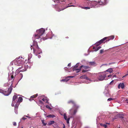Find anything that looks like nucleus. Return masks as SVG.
Returning <instances> with one entry per match:
<instances>
[{
	"instance_id": "47",
	"label": "nucleus",
	"mask_w": 128,
	"mask_h": 128,
	"mask_svg": "<svg viewBox=\"0 0 128 128\" xmlns=\"http://www.w3.org/2000/svg\"><path fill=\"white\" fill-rule=\"evenodd\" d=\"M68 66H71V63H70L68 64Z\"/></svg>"
},
{
	"instance_id": "37",
	"label": "nucleus",
	"mask_w": 128,
	"mask_h": 128,
	"mask_svg": "<svg viewBox=\"0 0 128 128\" xmlns=\"http://www.w3.org/2000/svg\"><path fill=\"white\" fill-rule=\"evenodd\" d=\"M91 1H88L86 2V3L89 6H90V3Z\"/></svg>"
},
{
	"instance_id": "36",
	"label": "nucleus",
	"mask_w": 128,
	"mask_h": 128,
	"mask_svg": "<svg viewBox=\"0 0 128 128\" xmlns=\"http://www.w3.org/2000/svg\"><path fill=\"white\" fill-rule=\"evenodd\" d=\"M42 100L43 101H44L46 102H47L48 101L46 99H45V98H43L42 99Z\"/></svg>"
},
{
	"instance_id": "53",
	"label": "nucleus",
	"mask_w": 128,
	"mask_h": 128,
	"mask_svg": "<svg viewBox=\"0 0 128 128\" xmlns=\"http://www.w3.org/2000/svg\"><path fill=\"white\" fill-rule=\"evenodd\" d=\"M114 82L113 80H112V81L111 82H110V84H111L112 82Z\"/></svg>"
},
{
	"instance_id": "31",
	"label": "nucleus",
	"mask_w": 128,
	"mask_h": 128,
	"mask_svg": "<svg viewBox=\"0 0 128 128\" xmlns=\"http://www.w3.org/2000/svg\"><path fill=\"white\" fill-rule=\"evenodd\" d=\"M64 119L65 120H66L67 119V117L66 116V114L65 113H64Z\"/></svg>"
},
{
	"instance_id": "39",
	"label": "nucleus",
	"mask_w": 128,
	"mask_h": 128,
	"mask_svg": "<svg viewBox=\"0 0 128 128\" xmlns=\"http://www.w3.org/2000/svg\"><path fill=\"white\" fill-rule=\"evenodd\" d=\"M89 70H82V72H86L88 71Z\"/></svg>"
},
{
	"instance_id": "34",
	"label": "nucleus",
	"mask_w": 128,
	"mask_h": 128,
	"mask_svg": "<svg viewBox=\"0 0 128 128\" xmlns=\"http://www.w3.org/2000/svg\"><path fill=\"white\" fill-rule=\"evenodd\" d=\"M68 80H66V79H62V80L60 81L61 82L63 81V82H68Z\"/></svg>"
},
{
	"instance_id": "12",
	"label": "nucleus",
	"mask_w": 128,
	"mask_h": 128,
	"mask_svg": "<svg viewBox=\"0 0 128 128\" xmlns=\"http://www.w3.org/2000/svg\"><path fill=\"white\" fill-rule=\"evenodd\" d=\"M106 41H108L110 40H113L114 38V36H112L108 37H106Z\"/></svg>"
},
{
	"instance_id": "44",
	"label": "nucleus",
	"mask_w": 128,
	"mask_h": 128,
	"mask_svg": "<svg viewBox=\"0 0 128 128\" xmlns=\"http://www.w3.org/2000/svg\"><path fill=\"white\" fill-rule=\"evenodd\" d=\"M14 102H13V101H12V106H14Z\"/></svg>"
},
{
	"instance_id": "42",
	"label": "nucleus",
	"mask_w": 128,
	"mask_h": 128,
	"mask_svg": "<svg viewBox=\"0 0 128 128\" xmlns=\"http://www.w3.org/2000/svg\"><path fill=\"white\" fill-rule=\"evenodd\" d=\"M104 52V50H100V54H102V53L103 52Z\"/></svg>"
},
{
	"instance_id": "41",
	"label": "nucleus",
	"mask_w": 128,
	"mask_h": 128,
	"mask_svg": "<svg viewBox=\"0 0 128 128\" xmlns=\"http://www.w3.org/2000/svg\"><path fill=\"white\" fill-rule=\"evenodd\" d=\"M74 77V76H67L66 77V78H73Z\"/></svg>"
},
{
	"instance_id": "45",
	"label": "nucleus",
	"mask_w": 128,
	"mask_h": 128,
	"mask_svg": "<svg viewBox=\"0 0 128 128\" xmlns=\"http://www.w3.org/2000/svg\"><path fill=\"white\" fill-rule=\"evenodd\" d=\"M46 108H48V109H51L50 108V106H48V105H46Z\"/></svg>"
},
{
	"instance_id": "18",
	"label": "nucleus",
	"mask_w": 128,
	"mask_h": 128,
	"mask_svg": "<svg viewBox=\"0 0 128 128\" xmlns=\"http://www.w3.org/2000/svg\"><path fill=\"white\" fill-rule=\"evenodd\" d=\"M80 68H83L84 69L86 70L89 68V67L88 66H84L82 65L81 66H80Z\"/></svg>"
},
{
	"instance_id": "55",
	"label": "nucleus",
	"mask_w": 128,
	"mask_h": 128,
	"mask_svg": "<svg viewBox=\"0 0 128 128\" xmlns=\"http://www.w3.org/2000/svg\"><path fill=\"white\" fill-rule=\"evenodd\" d=\"M66 38H68V36H66Z\"/></svg>"
},
{
	"instance_id": "22",
	"label": "nucleus",
	"mask_w": 128,
	"mask_h": 128,
	"mask_svg": "<svg viewBox=\"0 0 128 128\" xmlns=\"http://www.w3.org/2000/svg\"><path fill=\"white\" fill-rule=\"evenodd\" d=\"M106 71L109 72L110 73L112 72L113 71L112 69V68H110L106 70Z\"/></svg>"
},
{
	"instance_id": "29",
	"label": "nucleus",
	"mask_w": 128,
	"mask_h": 128,
	"mask_svg": "<svg viewBox=\"0 0 128 128\" xmlns=\"http://www.w3.org/2000/svg\"><path fill=\"white\" fill-rule=\"evenodd\" d=\"M78 66V65L77 64H76L73 68V71H74L75 70V69H77Z\"/></svg>"
},
{
	"instance_id": "60",
	"label": "nucleus",
	"mask_w": 128,
	"mask_h": 128,
	"mask_svg": "<svg viewBox=\"0 0 128 128\" xmlns=\"http://www.w3.org/2000/svg\"><path fill=\"white\" fill-rule=\"evenodd\" d=\"M21 128H23V127H22Z\"/></svg>"
},
{
	"instance_id": "15",
	"label": "nucleus",
	"mask_w": 128,
	"mask_h": 128,
	"mask_svg": "<svg viewBox=\"0 0 128 128\" xmlns=\"http://www.w3.org/2000/svg\"><path fill=\"white\" fill-rule=\"evenodd\" d=\"M88 64L90 65L93 66H94L96 65V63L94 62H89Z\"/></svg>"
},
{
	"instance_id": "56",
	"label": "nucleus",
	"mask_w": 128,
	"mask_h": 128,
	"mask_svg": "<svg viewBox=\"0 0 128 128\" xmlns=\"http://www.w3.org/2000/svg\"><path fill=\"white\" fill-rule=\"evenodd\" d=\"M113 77H116V75H114V76H113Z\"/></svg>"
},
{
	"instance_id": "52",
	"label": "nucleus",
	"mask_w": 128,
	"mask_h": 128,
	"mask_svg": "<svg viewBox=\"0 0 128 128\" xmlns=\"http://www.w3.org/2000/svg\"><path fill=\"white\" fill-rule=\"evenodd\" d=\"M8 84H5V85L6 86H7L8 85Z\"/></svg>"
},
{
	"instance_id": "57",
	"label": "nucleus",
	"mask_w": 128,
	"mask_h": 128,
	"mask_svg": "<svg viewBox=\"0 0 128 128\" xmlns=\"http://www.w3.org/2000/svg\"><path fill=\"white\" fill-rule=\"evenodd\" d=\"M111 76H111H110V75H109V76H108V77H110V76Z\"/></svg>"
},
{
	"instance_id": "38",
	"label": "nucleus",
	"mask_w": 128,
	"mask_h": 128,
	"mask_svg": "<svg viewBox=\"0 0 128 128\" xmlns=\"http://www.w3.org/2000/svg\"><path fill=\"white\" fill-rule=\"evenodd\" d=\"M106 96H110V94L108 92H107L106 94Z\"/></svg>"
},
{
	"instance_id": "32",
	"label": "nucleus",
	"mask_w": 128,
	"mask_h": 128,
	"mask_svg": "<svg viewBox=\"0 0 128 128\" xmlns=\"http://www.w3.org/2000/svg\"><path fill=\"white\" fill-rule=\"evenodd\" d=\"M25 116L26 117H28V118H30L29 117H28V116H24V117H23V118H22V120H24L26 119V118H25L24 117Z\"/></svg>"
},
{
	"instance_id": "49",
	"label": "nucleus",
	"mask_w": 128,
	"mask_h": 128,
	"mask_svg": "<svg viewBox=\"0 0 128 128\" xmlns=\"http://www.w3.org/2000/svg\"><path fill=\"white\" fill-rule=\"evenodd\" d=\"M26 70H21V71H22V72H23L24 71H25Z\"/></svg>"
},
{
	"instance_id": "48",
	"label": "nucleus",
	"mask_w": 128,
	"mask_h": 128,
	"mask_svg": "<svg viewBox=\"0 0 128 128\" xmlns=\"http://www.w3.org/2000/svg\"><path fill=\"white\" fill-rule=\"evenodd\" d=\"M126 102H127V103H128V99H126Z\"/></svg>"
},
{
	"instance_id": "21",
	"label": "nucleus",
	"mask_w": 128,
	"mask_h": 128,
	"mask_svg": "<svg viewBox=\"0 0 128 128\" xmlns=\"http://www.w3.org/2000/svg\"><path fill=\"white\" fill-rule=\"evenodd\" d=\"M81 68L80 67V68H77L75 69V70L74 71H75L76 73H78L81 70Z\"/></svg>"
},
{
	"instance_id": "19",
	"label": "nucleus",
	"mask_w": 128,
	"mask_h": 128,
	"mask_svg": "<svg viewBox=\"0 0 128 128\" xmlns=\"http://www.w3.org/2000/svg\"><path fill=\"white\" fill-rule=\"evenodd\" d=\"M18 98L17 96L16 95H14L13 96V98H12V101L13 102H15V100L16 99H17Z\"/></svg>"
},
{
	"instance_id": "5",
	"label": "nucleus",
	"mask_w": 128,
	"mask_h": 128,
	"mask_svg": "<svg viewBox=\"0 0 128 128\" xmlns=\"http://www.w3.org/2000/svg\"><path fill=\"white\" fill-rule=\"evenodd\" d=\"M24 61L22 59L18 60H17L16 64L17 65L19 66L22 65V66H21V67L19 68L17 70H19L20 69H22L23 68V66L22 65L23 64H24Z\"/></svg>"
},
{
	"instance_id": "51",
	"label": "nucleus",
	"mask_w": 128,
	"mask_h": 128,
	"mask_svg": "<svg viewBox=\"0 0 128 128\" xmlns=\"http://www.w3.org/2000/svg\"><path fill=\"white\" fill-rule=\"evenodd\" d=\"M67 69V67H65L64 68V69L65 70H66V69Z\"/></svg>"
},
{
	"instance_id": "58",
	"label": "nucleus",
	"mask_w": 128,
	"mask_h": 128,
	"mask_svg": "<svg viewBox=\"0 0 128 128\" xmlns=\"http://www.w3.org/2000/svg\"><path fill=\"white\" fill-rule=\"evenodd\" d=\"M39 101H40V102H42V101L41 100H40Z\"/></svg>"
},
{
	"instance_id": "30",
	"label": "nucleus",
	"mask_w": 128,
	"mask_h": 128,
	"mask_svg": "<svg viewBox=\"0 0 128 128\" xmlns=\"http://www.w3.org/2000/svg\"><path fill=\"white\" fill-rule=\"evenodd\" d=\"M42 123L43 124L44 126H46L47 124L46 123H45L44 122V120H41Z\"/></svg>"
},
{
	"instance_id": "13",
	"label": "nucleus",
	"mask_w": 128,
	"mask_h": 128,
	"mask_svg": "<svg viewBox=\"0 0 128 128\" xmlns=\"http://www.w3.org/2000/svg\"><path fill=\"white\" fill-rule=\"evenodd\" d=\"M118 88L119 89L120 88V87L122 89L124 88V85L123 83L119 84L118 86Z\"/></svg>"
},
{
	"instance_id": "40",
	"label": "nucleus",
	"mask_w": 128,
	"mask_h": 128,
	"mask_svg": "<svg viewBox=\"0 0 128 128\" xmlns=\"http://www.w3.org/2000/svg\"><path fill=\"white\" fill-rule=\"evenodd\" d=\"M114 100V99L112 98H109L108 99V101H110L111 100Z\"/></svg>"
},
{
	"instance_id": "54",
	"label": "nucleus",
	"mask_w": 128,
	"mask_h": 128,
	"mask_svg": "<svg viewBox=\"0 0 128 128\" xmlns=\"http://www.w3.org/2000/svg\"><path fill=\"white\" fill-rule=\"evenodd\" d=\"M113 63H112V62L110 63H109V65H110V64H113Z\"/></svg>"
},
{
	"instance_id": "14",
	"label": "nucleus",
	"mask_w": 128,
	"mask_h": 128,
	"mask_svg": "<svg viewBox=\"0 0 128 128\" xmlns=\"http://www.w3.org/2000/svg\"><path fill=\"white\" fill-rule=\"evenodd\" d=\"M38 96V94H36L33 95L30 97V98L29 99V100L30 101L34 100V98H36Z\"/></svg>"
},
{
	"instance_id": "7",
	"label": "nucleus",
	"mask_w": 128,
	"mask_h": 128,
	"mask_svg": "<svg viewBox=\"0 0 128 128\" xmlns=\"http://www.w3.org/2000/svg\"><path fill=\"white\" fill-rule=\"evenodd\" d=\"M98 3L100 5H104L106 4V0H98Z\"/></svg>"
},
{
	"instance_id": "35",
	"label": "nucleus",
	"mask_w": 128,
	"mask_h": 128,
	"mask_svg": "<svg viewBox=\"0 0 128 128\" xmlns=\"http://www.w3.org/2000/svg\"><path fill=\"white\" fill-rule=\"evenodd\" d=\"M70 120V118H68L66 120V122L68 124L69 123V121Z\"/></svg>"
},
{
	"instance_id": "33",
	"label": "nucleus",
	"mask_w": 128,
	"mask_h": 128,
	"mask_svg": "<svg viewBox=\"0 0 128 128\" xmlns=\"http://www.w3.org/2000/svg\"><path fill=\"white\" fill-rule=\"evenodd\" d=\"M101 125L102 126L104 127L105 128H107V125L105 124H101Z\"/></svg>"
},
{
	"instance_id": "10",
	"label": "nucleus",
	"mask_w": 128,
	"mask_h": 128,
	"mask_svg": "<svg viewBox=\"0 0 128 128\" xmlns=\"http://www.w3.org/2000/svg\"><path fill=\"white\" fill-rule=\"evenodd\" d=\"M71 6H74L73 5H70V6H68L67 7H63L62 8H60V7H59V9H58L57 10L58 11V12H60V11H61L62 10H63L64 9H65L66 8H68V7H71Z\"/></svg>"
},
{
	"instance_id": "23",
	"label": "nucleus",
	"mask_w": 128,
	"mask_h": 128,
	"mask_svg": "<svg viewBox=\"0 0 128 128\" xmlns=\"http://www.w3.org/2000/svg\"><path fill=\"white\" fill-rule=\"evenodd\" d=\"M19 104L20 103H19V102H16V104L15 107L17 109L18 108Z\"/></svg>"
},
{
	"instance_id": "11",
	"label": "nucleus",
	"mask_w": 128,
	"mask_h": 128,
	"mask_svg": "<svg viewBox=\"0 0 128 128\" xmlns=\"http://www.w3.org/2000/svg\"><path fill=\"white\" fill-rule=\"evenodd\" d=\"M106 37H105L96 43V46H98L102 43L104 41L106 40Z\"/></svg>"
},
{
	"instance_id": "59",
	"label": "nucleus",
	"mask_w": 128,
	"mask_h": 128,
	"mask_svg": "<svg viewBox=\"0 0 128 128\" xmlns=\"http://www.w3.org/2000/svg\"><path fill=\"white\" fill-rule=\"evenodd\" d=\"M116 119V118H114V119Z\"/></svg>"
},
{
	"instance_id": "43",
	"label": "nucleus",
	"mask_w": 128,
	"mask_h": 128,
	"mask_svg": "<svg viewBox=\"0 0 128 128\" xmlns=\"http://www.w3.org/2000/svg\"><path fill=\"white\" fill-rule=\"evenodd\" d=\"M14 126H16V122H13Z\"/></svg>"
},
{
	"instance_id": "28",
	"label": "nucleus",
	"mask_w": 128,
	"mask_h": 128,
	"mask_svg": "<svg viewBox=\"0 0 128 128\" xmlns=\"http://www.w3.org/2000/svg\"><path fill=\"white\" fill-rule=\"evenodd\" d=\"M47 117H49V118H53V117H55L54 116V115L53 114H50L49 115H48L47 116Z\"/></svg>"
},
{
	"instance_id": "25",
	"label": "nucleus",
	"mask_w": 128,
	"mask_h": 128,
	"mask_svg": "<svg viewBox=\"0 0 128 128\" xmlns=\"http://www.w3.org/2000/svg\"><path fill=\"white\" fill-rule=\"evenodd\" d=\"M54 122L53 121H50L49 122L48 124V126H50L52 124H53L54 123Z\"/></svg>"
},
{
	"instance_id": "46",
	"label": "nucleus",
	"mask_w": 128,
	"mask_h": 128,
	"mask_svg": "<svg viewBox=\"0 0 128 128\" xmlns=\"http://www.w3.org/2000/svg\"><path fill=\"white\" fill-rule=\"evenodd\" d=\"M107 65V64H103L101 66H100V67H101L102 66H106Z\"/></svg>"
},
{
	"instance_id": "9",
	"label": "nucleus",
	"mask_w": 128,
	"mask_h": 128,
	"mask_svg": "<svg viewBox=\"0 0 128 128\" xmlns=\"http://www.w3.org/2000/svg\"><path fill=\"white\" fill-rule=\"evenodd\" d=\"M97 4V2L96 1H91L90 6L92 8L95 6Z\"/></svg>"
},
{
	"instance_id": "50",
	"label": "nucleus",
	"mask_w": 128,
	"mask_h": 128,
	"mask_svg": "<svg viewBox=\"0 0 128 128\" xmlns=\"http://www.w3.org/2000/svg\"><path fill=\"white\" fill-rule=\"evenodd\" d=\"M63 128H65V125H64V124H63Z\"/></svg>"
},
{
	"instance_id": "27",
	"label": "nucleus",
	"mask_w": 128,
	"mask_h": 128,
	"mask_svg": "<svg viewBox=\"0 0 128 128\" xmlns=\"http://www.w3.org/2000/svg\"><path fill=\"white\" fill-rule=\"evenodd\" d=\"M81 8H83V9H86V10H87V9H90V8L89 7H84L81 6Z\"/></svg>"
},
{
	"instance_id": "26",
	"label": "nucleus",
	"mask_w": 128,
	"mask_h": 128,
	"mask_svg": "<svg viewBox=\"0 0 128 128\" xmlns=\"http://www.w3.org/2000/svg\"><path fill=\"white\" fill-rule=\"evenodd\" d=\"M16 72L15 73V74L14 75H14H11V78L12 79H13V80H14V78L15 77H16Z\"/></svg>"
},
{
	"instance_id": "2",
	"label": "nucleus",
	"mask_w": 128,
	"mask_h": 128,
	"mask_svg": "<svg viewBox=\"0 0 128 128\" xmlns=\"http://www.w3.org/2000/svg\"><path fill=\"white\" fill-rule=\"evenodd\" d=\"M45 30L44 28H40L36 31L37 34L34 35V38L39 39L40 38V36H42L44 33Z\"/></svg>"
},
{
	"instance_id": "20",
	"label": "nucleus",
	"mask_w": 128,
	"mask_h": 128,
	"mask_svg": "<svg viewBox=\"0 0 128 128\" xmlns=\"http://www.w3.org/2000/svg\"><path fill=\"white\" fill-rule=\"evenodd\" d=\"M23 100V99L21 97H19L18 99V100L17 102H19V103L20 102H22Z\"/></svg>"
},
{
	"instance_id": "8",
	"label": "nucleus",
	"mask_w": 128,
	"mask_h": 128,
	"mask_svg": "<svg viewBox=\"0 0 128 128\" xmlns=\"http://www.w3.org/2000/svg\"><path fill=\"white\" fill-rule=\"evenodd\" d=\"M17 76L16 77L17 78V80L19 81H20L22 78L23 77L22 74H16Z\"/></svg>"
},
{
	"instance_id": "4",
	"label": "nucleus",
	"mask_w": 128,
	"mask_h": 128,
	"mask_svg": "<svg viewBox=\"0 0 128 128\" xmlns=\"http://www.w3.org/2000/svg\"><path fill=\"white\" fill-rule=\"evenodd\" d=\"M68 104L71 103L73 105V108L75 109L74 110L73 114L74 115L77 112V110L79 108V106L77 105L75 102L72 100H70L68 101Z\"/></svg>"
},
{
	"instance_id": "17",
	"label": "nucleus",
	"mask_w": 128,
	"mask_h": 128,
	"mask_svg": "<svg viewBox=\"0 0 128 128\" xmlns=\"http://www.w3.org/2000/svg\"><path fill=\"white\" fill-rule=\"evenodd\" d=\"M116 116L118 117L121 118H124V115L122 114H117Z\"/></svg>"
},
{
	"instance_id": "24",
	"label": "nucleus",
	"mask_w": 128,
	"mask_h": 128,
	"mask_svg": "<svg viewBox=\"0 0 128 128\" xmlns=\"http://www.w3.org/2000/svg\"><path fill=\"white\" fill-rule=\"evenodd\" d=\"M101 48V47L100 46L96 48H94L93 49H95V50H94L95 51H96L99 50Z\"/></svg>"
},
{
	"instance_id": "3",
	"label": "nucleus",
	"mask_w": 128,
	"mask_h": 128,
	"mask_svg": "<svg viewBox=\"0 0 128 128\" xmlns=\"http://www.w3.org/2000/svg\"><path fill=\"white\" fill-rule=\"evenodd\" d=\"M12 89V84L10 87L8 88L7 91H4L2 90H0V92L2 93L4 95L8 96L11 93Z\"/></svg>"
},
{
	"instance_id": "6",
	"label": "nucleus",
	"mask_w": 128,
	"mask_h": 128,
	"mask_svg": "<svg viewBox=\"0 0 128 128\" xmlns=\"http://www.w3.org/2000/svg\"><path fill=\"white\" fill-rule=\"evenodd\" d=\"M98 79L100 80H102L106 77V75L103 73L98 74L97 75Z\"/></svg>"
},
{
	"instance_id": "16",
	"label": "nucleus",
	"mask_w": 128,
	"mask_h": 128,
	"mask_svg": "<svg viewBox=\"0 0 128 128\" xmlns=\"http://www.w3.org/2000/svg\"><path fill=\"white\" fill-rule=\"evenodd\" d=\"M80 78L86 79L87 80H90V79L88 78L86 75H84L81 76L80 77Z\"/></svg>"
},
{
	"instance_id": "1",
	"label": "nucleus",
	"mask_w": 128,
	"mask_h": 128,
	"mask_svg": "<svg viewBox=\"0 0 128 128\" xmlns=\"http://www.w3.org/2000/svg\"><path fill=\"white\" fill-rule=\"evenodd\" d=\"M30 48L31 50H32V48H33L34 53L36 55L42 52L40 49L38 47L37 43L36 42H34L33 45L31 46Z\"/></svg>"
}]
</instances>
